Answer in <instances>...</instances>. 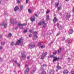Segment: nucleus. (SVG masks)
Wrapping results in <instances>:
<instances>
[{
	"label": "nucleus",
	"mask_w": 74,
	"mask_h": 74,
	"mask_svg": "<svg viewBox=\"0 0 74 74\" xmlns=\"http://www.w3.org/2000/svg\"><path fill=\"white\" fill-rule=\"evenodd\" d=\"M26 25H27V24L26 23L22 24L21 23H18V27H20L21 29H22L23 26H26Z\"/></svg>",
	"instance_id": "nucleus-1"
},
{
	"label": "nucleus",
	"mask_w": 74,
	"mask_h": 74,
	"mask_svg": "<svg viewBox=\"0 0 74 74\" xmlns=\"http://www.w3.org/2000/svg\"><path fill=\"white\" fill-rule=\"evenodd\" d=\"M47 54H48L47 52H45V53L43 52V53L41 56V59H44V58L45 57L46 55H47Z\"/></svg>",
	"instance_id": "nucleus-2"
},
{
	"label": "nucleus",
	"mask_w": 74,
	"mask_h": 74,
	"mask_svg": "<svg viewBox=\"0 0 74 74\" xmlns=\"http://www.w3.org/2000/svg\"><path fill=\"white\" fill-rule=\"evenodd\" d=\"M23 41V39L21 38L19 40H18L17 42L16 45H19V44H21V42Z\"/></svg>",
	"instance_id": "nucleus-3"
},
{
	"label": "nucleus",
	"mask_w": 74,
	"mask_h": 74,
	"mask_svg": "<svg viewBox=\"0 0 74 74\" xmlns=\"http://www.w3.org/2000/svg\"><path fill=\"white\" fill-rule=\"evenodd\" d=\"M35 47V43L32 42L31 43V44L29 45V48H34V47Z\"/></svg>",
	"instance_id": "nucleus-4"
},
{
	"label": "nucleus",
	"mask_w": 74,
	"mask_h": 74,
	"mask_svg": "<svg viewBox=\"0 0 74 74\" xmlns=\"http://www.w3.org/2000/svg\"><path fill=\"white\" fill-rule=\"evenodd\" d=\"M34 34L35 35L33 36L34 37V40H36L37 38V35L38 34L37 32H35L34 33Z\"/></svg>",
	"instance_id": "nucleus-5"
},
{
	"label": "nucleus",
	"mask_w": 74,
	"mask_h": 74,
	"mask_svg": "<svg viewBox=\"0 0 74 74\" xmlns=\"http://www.w3.org/2000/svg\"><path fill=\"white\" fill-rule=\"evenodd\" d=\"M34 16H34L30 18V20L32 22L35 21V17Z\"/></svg>",
	"instance_id": "nucleus-6"
},
{
	"label": "nucleus",
	"mask_w": 74,
	"mask_h": 74,
	"mask_svg": "<svg viewBox=\"0 0 74 74\" xmlns=\"http://www.w3.org/2000/svg\"><path fill=\"white\" fill-rule=\"evenodd\" d=\"M26 56L25 55V53L24 52L23 53L21 54V58H26Z\"/></svg>",
	"instance_id": "nucleus-7"
},
{
	"label": "nucleus",
	"mask_w": 74,
	"mask_h": 74,
	"mask_svg": "<svg viewBox=\"0 0 74 74\" xmlns=\"http://www.w3.org/2000/svg\"><path fill=\"white\" fill-rule=\"evenodd\" d=\"M58 19H57L56 17L54 18V19L53 20V22L54 23H56V22L58 21Z\"/></svg>",
	"instance_id": "nucleus-8"
},
{
	"label": "nucleus",
	"mask_w": 74,
	"mask_h": 74,
	"mask_svg": "<svg viewBox=\"0 0 74 74\" xmlns=\"http://www.w3.org/2000/svg\"><path fill=\"white\" fill-rule=\"evenodd\" d=\"M29 71V69L27 68L25 70V74H28V73Z\"/></svg>",
	"instance_id": "nucleus-9"
},
{
	"label": "nucleus",
	"mask_w": 74,
	"mask_h": 74,
	"mask_svg": "<svg viewBox=\"0 0 74 74\" xmlns=\"http://www.w3.org/2000/svg\"><path fill=\"white\" fill-rule=\"evenodd\" d=\"M19 10V8L18 7V6H16L14 9V11L16 12L17 10Z\"/></svg>",
	"instance_id": "nucleus-10"
},
{
	"label": "nucleus",
	"mask_w": 74,
	"mask_h": 74,
	"mask_svg": "<svg viewBox=\"0 0 74 74\" xmlns=\"http://www.w3.org/2000/svg\"><path fill=\"white\" fill-rule=\"evenodd\" d=\"M64 74H67L68 73V71L67 70H65L63 72Z\"/></svg>",
	"instance_id": "nucleus-11"
},
{
	"label": "nucleus",
	"mask_w": 74,
	"mask_h": 74,
	"mask_svg": "<svg viewBox=\"0 0 74 74\" xmlns=\"http://www.w3.org/2000/svg\"><path fill=\"white\" fill-rule=\"evenodd\" d=\"M2 26H4V27H5V28H6V27H7V24L6 23L4 24V23H3L2 24Z\"/></svg>",
	"instance_id": "nucleus-12"
},
{
	"label": "nucleus",
	"mask_w": 74,
	"mask_h": 74,
	"mask_svg": "<svg viewBox=\"0 0 74 74\" xmlns=\"http://www.w3.org/2000/svg\"><path fill=\"white\" fill-rule=\"evenodd\" d=\"M71 16V15L70 14H68L66 15V18H70Z\"/></svg>",
	"instance_id": "nucleus-13"
},
{
	"label": "nucleus",
	"mask_w": 74,
	"mask_h": 74,
	"mask_svg": "<svg viewBox=\"0 0 74 74\" xmlns=\"http://www.w3.org/2000/svg\"><path fill=\"white\" fill-rule=\"evenodd\" d=\"M42 23L43 24H44V25H43V27H45L46 26V23H45V21H43L42 22Z\"/></svg>",
	"instance_id": "nucleus-14"
},
{
	"label": "nucleus",
	"mask_w": 74,
	"mask_h": 74,
	"mask_svg": "<svg viewBox=\"0 0 74 74\" xmlns=\"http://www.w3.org/2000/svg\"><path fill=\"white\" fill-rule=\"evenodd\" d=\"M55 58V56L53 55H50L48 57V58Z\"/></svg>",
	"instance_id": "nucleus-15"
},
{
	"label": "nucleus",
	"mask_w": 74,
	"mask_h": 74,
	"mask_svg": "<svg viewBox=\"0 0 74 74\" xmlns=\"http://www.w3.org/2000/svg\"><path fill=\"white\" fill-rule=\"evenodd\" d=\"M44 21H42L39 23H38V25H39V26H40V25H42V22Z\"/></svg>",
	"instance_id": "nucleus-16"
},
{
	"label": "nucleus",
	"mask_w": 74,
	"mask_h": 74,
	"mask_svg": "<svg viewBox=\"0 0 74 74\" xmlns=\"http://www.w3.org/2000/svg\"><path fill=\"white\" fill-rule=\"evenodd\" d=\"M73 33V29L71 30L69 32V34H72Z\"/></svg>",
	"instance_id": "nucleus-17"
},
{
	"label": "nucleus",
	"mask_w": 74,
	"mask_h": 74,
	"mask_svg": "<svg viewBox=\"0 0 74 74\" xmlns=\"http://www.w3.org/2000/svg\"><path fill=\"white\" fill-rule=\"evenodd\" d=\"M38 46L39 47V48L41 46V42H39L38 44Z\"/></svg>",
	"instance_id": "nucleus-18"
},
{
	"label": "nucleus",
	"mask_w": 74,
	"mask_h": 74,
	"mask_svg": "<svg viewBox=\"0 0 74 74\" xmlns=\"http://www.w3.org/2000/svg\"><path fill=\"white\" fill-rule=\"evenodd\" d=\"M49 15H47L46 18V21H48V19H49Z\"/></svg>",
	"instance_id": "nucleus-19"
},
{
	"label": "nucleus",
	"mask_w": 74,
	"mask_h": 74,
	"mask_svg": "<svg viewBox=\"0 0 74 74\" xmlns=\"http://www.w3.org/2000/svg\"><path fill=\"white\" fill-rule=\"evenodd\" d=\"M57 68L58 70H59V69H61V67L60 66H59V64H58V66L57 67Z\"/></svg>",
	"instance_id": "nucleus-20"
},
{
	"label": "nucleus",
	"mask_w": 74,
	"mask_h": 74,
	"mask_svg": "<svg viewBox=\"0 0 74 74\" xmlns=\"http://www.w3.org/2000/svg\"><path fill=\"white\" fill-rule=\"evenodd\" d=\"M57 59L58 58H56V57L53 60V62H56V60H57Z\"/></svg>",
	"instance_id": "nucleus-21"
},
{
	"label": "nucleus",
	"mask_w": 74,
	"mask_h": 74,
	"mask_svg": "<svg viewBox=\"0 0 74 74\" xmlns=\"http://www.w3.org/2000/svg\"><path fill=\"white\" fill-rule=\"evenodd\" d=\"M36 70V68H35L31 72V73H34L35 72V71Z\"/></svg>",
	"instance_id": "nucleus-22"
},
{
	"label": "nucleus",
	"mask_w": 74,
	"mask_h": 74,
	"mask_svg": "<svg viewBox=\"0 0 74 74\" xmlns=\"http://www.w3.org/2000/svg\"><path fill=\"white\" fill-rule=\"evenodd\" d=\"M28 66H29L28 64H25V67L26 68H27L26 69H29V68H28Z\"/></svg>",
	"instance_id": "nucleus-23"
},
{
	"label": "nucleus",
	"mask_w": 74,
	"mask_h": 74,
	"mask_svg": "<svg viewBox=\"0 0 74 74\" xmlns=\"http://www.w3.org/2000/svg\"><path fill=\"white\" fill-rule=\"evenodd\" d=\"M58 11H59L62 9V8H61V7L60 6L58 8Z\"/></svg>",
	"instance_id": "nucleus-24"
},
{
	"label": "nucleus",
	"mask_w": 74,
	"mask_h": 74,
	"mask_svg": "<svg viewBox=\"0 0 74 74\" xmlns=\"http://www.w3.org/2000/svg\"><path fill=\"white\" fill-rule=\"evenodd\" d=\"M62 48L61 47L60 48V49H59L58 50V53H60V51H61V50H62Z\"/></svg>",
	"instance_id": "nucleus-25"
},
{
	"label": "nucleus",
	"mask_w": 74,
	"mask_h": 74,
	"mask_svg": "<svg viewBox=\"0 0 74 74\" xmlns=\"http://www.w3.org/2000/svg\"><path fill=\"white\" fill-rule=\"evenodd\" d=\"M23 9V5H22L20 6V10H22Z\"/></svg>",
	"instance_id": "nucleus-26"
},
{
	"label": "nucleus",
	"mask_w": 74,
	"mask_h": 74,
	"mask_svg": "<svg viewBox=\"0 0 74 74\" xmlns=\"http://www.w3.org/2000/svg\"><path fill=\"white\" fill-rule=\"evenodd\" d=\"M12 36V34H11L10 33L9 34V35L8 36V37H11Z\"/></svg>",
	"instance_id": "nucleus-27"
},
{
	"label": "nucleus",
	"mask_w": 74,
	"mask_h": 74,
	"mask_svg": "<svg viewBox=\"0 0 74 74\" xmlns=\"http://www.w3.org/2000/svg\"><path fill=\"white\" fill-rule=\"evenodd\" d=\"M71 74H74V70L73 69L71 71Z\"/></svg>",
	"instance_id": "nucleus-28"
},
{
	"label": "nucleus",
	"mask_w": 74,
	"mask_h": 74,
	"mask_svg": "<svg viewBox=\"0 0 74 74\" xmlns=\"http://www.w3.org/2000/svg\"><path fill=\"white\" fill-rule=\"evenodd\" d=\"M40 47H41V48L42 49L44 48H45V46L43 45H41Z\"/></svg>",
	"instance_id": "nucleus-29"
},
{
	"label": "nucleus",
	"mask_w": 74,
	"mask_h": 74,
	"mask_svg": "<svg viewBox=\"0 0 74 74\" xmlns=\"http://www.w3.org/2000/svg\"><path fill=\"white\" fill-rule=\"evenodd\" d=\"M10 22L11 23H12V24H13V25H14V22L12 21V20H10Z\"/></svg>",
	"instance_id": "nucleus-30"
},
{
	"label": "nucleus",
	"mask_w": 74,
	"mask_h": 74,
	"mask_svg": "<svg viewBox=\"0 0 74 74\" xmlns=\"http://www.w3.org/2000/svg\"><path fill=\"white\" fill-rule=\"evenodd\" d=\"M5 44V42H1V45H4Z\"/></svg>",
	"instance_id": "nucleus-31"
},
{
	"label": "nucleus",
	"mask_w": 74,
	"mask_h": 74,
	"mask_svg": "<svg viewBox=\"0 0 74 74\" xmlns=\"http://www.w3.org/2000/svg\"><path fill=\"white\" fill-rule=\"evenodd\" d=\"M14 42H13L12 43H11V45H12V46H13V45H14Z\"/></svg>",
	"instance_id": "nucleus-32"
},
{
	"label": "nucleus",
	"mask_w": 74,
	"mask_h": 74,
	"mask_svg": "<svg viewBox=\"0 0 74 74\" xmlns=\"http://www.w3.org/2000/svg\"><path fill=\"white\" fill-rule=\"evenodd\" d=\"M59 4V2L58 1L56 5V7H58Z\"/></svg>",
	"instance_id": "nucleus-33"
},
{
	"label": "nucleus",
	"mask_w": 74,
	"mask_h": 74,
	"mask_svg": "<svg viewBox=\"0 0 74 74\" xmlns=\"http://www.w3.org/2000/svg\"><path fill=\"white\" fill-rule=\"evenodd\" d=\"M28 11L29 13H31V12H32V11L31 10H30V9H29Z\"/></svg>",
	"instance_id": "nucleus-34"
},
{
	"label": "nucleus",
	"mask_w": 74,
	"mask_h": 74,
	"mask_svg": "<svg viewBox=\"0 0 74 74\" xmlns=\"http://www.w3.org/2000/svg\"><path fill=\"white\" fill-rule=\"evenodd\" d=\"M27 30H25L23 31V33H27Z\"/></svg>",
	"instance_id": "nucleus-35"
},
{
	"label": "nucleus",
	"mask_w": 74,
	"mask_h": 74,
	"mask_svg": "<svg viewBox=\"0 0 74 74\" xmlns=\"http://www.w3.org/2000/svg\"><path fill=\"white\" fill-rule=\"evenodd\" d=\"M46 72L45 71H43L42 73V74H46Z\"/></svg>",
	"instance_id": "nucleus-36"
},
{
	"label": "nucleus",
	"mask_w": 74,
	"mask_h": 74,
	"mask_svg": "<svg viewBox=\"0 0 74 74\" xmlns=\"http://www.w3.org/2000/svg\"><path fill=\"white\" fill-rule=\"evenodd\" d=\"M16 1L17 3H18V4L20 3V1H19V0H16Z\"/></svg>",
	"instance_id": "nucleus-37"
},
{
	"label": "nucleus",
	"mask_w": 74,
	"mask_h": 74,
	"mask_svg": "<svg viewBox=\"0 0 74 74\" xmlns=\"http://www.w3.org/2000/svg\"><path fill=\"white\" fill-rule=\"evenodd\" d=\"M56 53H57V52L55 51V52H54L53 53V54L54 55H56Z\"/></svg>",
	"instance_id": "nucleus-38"
},
{
	"label": "nucleus",
	"mask_w": 74,
	"mask_h": 74,
	"mask_svg": "<svg viewBox=\"0 0 74 74\" xmlns=\"http://www.w3.org/2000/svg\"><path fill=\"white\" fill-rule=\"evenodd\" d=\"M29 0H26V3H28V2H29Z\"/></svg>",
	"instance_id": "nucleus-39"
},
{
	"label": "nucleus",
	"mask_w": 74,
	"mask_h": 74,
	"mask_svg": "<svg viewBox=\"0 0 74 74\" xmlns=\"http://www.w3.org/2000/svg\"><path fill=\"white\" fill-rule=\"evenodd\" d=\"M32 34H30L29 35V37H32Z\"/></svg>",
	"instance_id": "nucleus-40"
},
{
	"label": "nucleus",
	"mask_w": 74,
	"mask_h": 74,
	"mask_svg": "<svg viewBox=\"0 0 74 74\" xmlns=\"http://www.w3.org/2000/svg\"><path fill=\"white\" fill-rule=\"evenodd\" d=\"M60 34V32H59L57 34L56 36H59Z\"/></svg>",
	"instance_id": "nucleus-41"
},
{
	"label": "nucleus",
	"mask_w": 74,
	"mask_h": 74,
	"mask_svg": "<svg viewBox=\"0 0 74 74\" xmlns=\"http://www.w3.org/2000/svg\"><path fill=\"white\" fill-rule=\"evenodd\" d=\"M43 66H45V67H47V65L45 64H44Z\"/></svg>",
	"instance_id": "nucleus-42"
},
{
	"label": "nucleus",
	"mask_w": 74,
	"mask_h": 74,
	"mask_svg": "<svg viewBox=\"0 0 74 74\" xmlns=\"http://www.w3.org/2000/svg\"><path fill=\"white\" fill-rule=\"evenodd\" d=\"M29 32H30V33H32V30L30 29L29 30Z\"/></svg>",
	"instance_id": "nucleus-43"
},
{
	"label": "nucleus",
	"mask_w": 74,
	"mask_h": 74,
	"mask_svg": "<svg viewBox=\"0 0 74 74\" xmlns=\"http://www.w3.org/2000/svg\"><path fill=\"white\" fill-rule=\"evenodd\" d=\"M3 49V47L0 46V49Z\"/></svg>",
	"instance_id": "nucleus-44"
},
{
	"label": "nucleus",
	"mask_w": 74,
	"mask_h": 74,
	"mask_svg": "<svg viewBox=\"0 0 74 74\" xmlns=\"http://www.w3.org/2000/svg\"><path fill=\"white\" fill-rule=\"evenodd\" d=\"M49 11H47L46 12L47 14H48V13H49Z\"/></svg>",
	"instance_id": "nucleus-45"
},
{
	"label": "nucleus",
	"mask_w": 74,
	"mask_h": 74,
	"mask_svg": "<svg viewBox=\"0 0 74 74\" xmlns=\"http://www.w3.org/2000/svg\"><path fill=\"white\" fill-rule=\"evenodd\" d=\"M67 43L68 44H69L70 43V40H69L68 41H67Z\"/></svg>",
	"instance_id": "nucleus-46"
},
{
	"label": "nucleus",
	"mask_w": 74,
	"mask_h": 74,
	"mask_svg": "<svg viewBox=\"0 0 74 74\" xmlns=\"http://www.w3.org/2000/svg\"><path fill=\"white\" fill-rule=\"evenodd\" d=\"M14 62L15 63H17V62L16 61V60H15Z\"/></svg>",
	"instance_id": "nucleus-47"
},
{
	"label": "nucleus",
	"mask_w": 74,
	"mask_h": 74,
	"mask_svg": "<svg viewBox=\"0 0 74 74\" xmlns=\"http://www.w3.org/2000/svg\"><path fill=\"white\" fill-rule=\"evenodd\" d=\"M2 37V35H0V38H1Z\"/></svg>",
	"instance_id": "nucleus-48"
},
{
	"label": "nucleus",
	"mask_w": 74,
	"mask_h": 74,
	"mask_svg": "<svg viewBox=\"0 0 74 74\" xmlns=\"http://www.w3.org/2000/svg\"><path fill=\"white\" fill-rule=\"evenodd\" d=\"M29 58H30L28 56L27 57V59H29Z\"/></svg>",
	"instance_id": "nucleus-49"
},
{
	"label": "nucleus",
	"mask_w": 74,
	"mask_h": 74,
	"mask_svg": "<svg viewBox=\"0 0 74 74\" xmlns=\"http://www.w3.org/2000/svg\"><path fill=\"white\" fill-rule=\"evenodd\" d=\"M65 40V38H64L63 39H62L63 41H64Z\"/></svg>",
	"instance_id": "nucleus-50"
},
{
	"label": "nucleus",
	"mask_w": 74,
	"mask_h": 74,
	"mask_svg": "<svg viewBox=\"0 0 74 74\" xmlns=\"http://www.w3.org/2000/svg\"><path fill=\"white\" fill-rule=\"evenodd\" d=\"M18 27H16L15 28V29L16 30V29H17Z\"/></svg>",
	"instance_id": "nucleus-51"
},
{
	"label": "nucleus",
	"mask_w": 74,
	"mask_h": 74,
	"mask_svg": "<svg viewBox=\"0 0 74 74\" xmlns=\"http://www.w3.org/2000/svg\"><path fill=\"white\" fill-rule=\"evenodd\" d=\"M35 15L36 16H38L37 14H35Z\"/></svg>",
	"instance_id": "nucleus-52"
},
{
	"label": "nucleus",
	"mask_w": 74,
	"mask_h": 74,
	"mask_svg": "<svg viewBox=\"0 0 74 74\" xmlns=\"http://www.w3.org/2000/svg\"><path fill=\"white\" fill-rule=\"evenodd\" d=\"M2 60L1 58H0V61H1Z\"/></svg>",
	"instance_id": "nucleus-53"
},
{
	"label": "nucleus",
	"mask_w": 74,
	"mask_h": 74,
	"mask_svg": "<svg viewBox=\"0 0 74 74\" xmlns=\"http://www.w3.org/2000/svg\"><path fill=\"white\" fill-rule=\"evenodd\" d=\"M70 60V58H68V60Z\"/></svg>",
	"instance_id": "nucleus-54"
},
{
	"label": "nucleus",
	"mask_w": 74,
	"mask_h": 74,
	"mask_svg": "<svg viewBox=\"0 0 74 74\" xmlns=\"http://www.w3.org/2000/svg\"><path fill=\"white\" fill-rule=\"evenodd\" d=\"M18 66H20V64H18Z\"/></svg>",
	"instance_id": "nucleus-55"
},
{
	"label": "nucleus",
	"mask_w": 74,
	"mask_h": 74,
	"mask_svg": "<svg viewBox=\"0 0 74 74\" xmlns=\"http://www.w3.org/2000/svg\"><path fill=\"white\" fill-rule=\"evenodd\" d=\"M57 26H58L59 25V24L58 23L57 24Z\"/></svg>",
	"instance_id": "nucleus-56"
},
{
	"label": "nucleus",
	"mask_w": 74,
	"mask_h": 74,
	"mask_svg": "<svg viewBox=\"0 0 74 74\" xmlns=\"http://www.w3.org/2000/svg\"><path fill=\"white\" fill-rule=\"evenodd\" d=\"M69 0H65V1H69Z\"/></svg>",
	"instance_id": "nucleus-57"
},
{
	"label": "nucleus",
	"mask_w": 74,
	"mask_h": 74,
	"mask_svg": "<svg viewBox=\"0 0 74 74\" xmlns=\"http://www.w3.org/2000/svg\"><path fill=\"white\" fill-rule=\"evenodd\" d=\"M62 15V14H60V16Z\"/></svg>",
	"instance_id": "nucleus-58"
},
{
	"label": "nucleus",
	"mask_w": 74,
	"mask_h": 74,
	"mask_svg": "<svg viewBox=\"0 0 74 74\" xmlns=\"http://www.w3.org/2000/svg\"><path fill=\"white\" fill-rule=\"evenodd\" d=\"M1 4V1H0V4Z\"/></svg>",
	"instance_id": "nucleus-59"
},
{
	"label": "nucleus",
	"mask_w": 74,
	"mask_h": 74,
	"mask_svg": "<svg viewBox=\"0 0 74 74\" xmlns=\"http://www.w3.org/2000/svg\"><path fill=\"white\" fill-rule=\"evenodd\" d=\"M58 70H56V71H58Z\"/></svg>",
	"instance_id": "nucleus-60"
},
{
	"label": "nucleus",
	"mask_w": 74,
	"mask_h": 74,
	"mask_svg": "<svg viewBox=\"0 0 74 74\" xmlns=\"http://www.w3.org/2000/svg\"><path fill=\"white\" fill-rule=\"evenodd\" d=\"M6 0V1H8V0Z\"/></svg>",
	"instance_id": "nucleus-61"
}]
</instances>
